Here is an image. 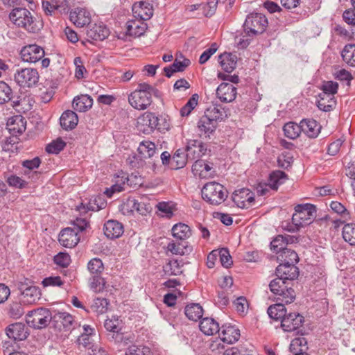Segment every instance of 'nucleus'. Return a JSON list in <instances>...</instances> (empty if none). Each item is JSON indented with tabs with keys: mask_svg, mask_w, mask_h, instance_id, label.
<instances>
[{
	"mask_svg": "<svg viewBox=\"0 0 355 355\" xmlns=\"http://www.w3.org/2000/svg\"><path fill=\"white\" fill-rule=\"evenodd\" d=\"M9 18L15 25L23 28L29 33H38L43 27L42 21L33 15L26 8H14L10 12Z\"/></svg>",
	"mask_w": 355,
	"mask_h": 355,
	"instance_id": "1",
	"label": "nucleus"
},
{
	"mask_svg": "<svg viewBox=\"0 0 355 355\" xmlns=\"http://www.w3.org/2000/svg\"><path fill=\"white\" fill-rule=\"evenodd\" d=\"M153 95L158 96L159 90L148 83H139L128 96V102L135 109L144 110L152 103Z\"/></svg>",
	"mask_w": 355,
	"mask_h": 355,
	"instance_id": "2",
	"label": "nucleus"
},
{
	"mask_svg": "<svg viewBox=\"0 0 355 355\" xmlns=\"http://www.w3.org/2000/svg\"><path fill=\"white\" fill-rule=\"evenodd\" d=\"M294 282L276 278L269 284L270 291L277 295V300L290 304L295 299V292L293 289Z\"/></svg>",
	"mask_w": 355,
	"mask_h": 355,
	"instance_id": "3",
	"label": "nucleus"
},
{
	"mask_svg": "<svg viewBox=\"0 0 355 355\" xmlns=\"http://www.w3.org/2000/svg\"><path fill=\"white\" fill-rule=\"evenodd\" d=\"M201 193L202 198L212 205H220L228 196L227 190L222 184L216 182L205 184Z\"/></svg>",
	"mask_w": 355,
	"mask_h": 355,
	"instance_id": "4",
	"label": "nucleus"
},
{
	"mask_svg": "<svg viewBox=\"0 0 355 355\" xmlns=\"http://www.w3.org/2000/svg\"><path fill=\"white\" fill-rule=\"evenodd\" d=\"M316 216V207L312 204H300L295 207L292 222L298 230L311 224Z\"/></svg>",
	"mask_w": 355,
	"mask_h": 355,
	"instance_id": "5",
	"label": "nucleus"
},
{
	"mask_svg": "<svg viewBox=\"0 0 355 355\" xmlns=\"http://www.w3.org/2000/svg\"><path fill=\"white\" fill-rule=\"evenodd\" d=\"M53 315L49 309L40 307L29 311L26 315V323L35 329L46 327L52 323Z\"/></svg>",
	"mask_w": 355,
	"mask_h": 355,
	"instance_id": "6",
	"label": "nucleus"
},
{
	"mask_svg": "<svg viewBox=\"0 0 355 355\" xmlns=\"http://www.w3.org/2000/svg\"><path fill=\"white\" fill-rule=\"evenodd\" d=\"M40 75L37 69L23 68L16 71L14 80L21 87L31 88L37 85Z\"/></svg>",
	"mask_w": 355,
	"mask_h": 355,
	"instance_id": "7",
	"label": "nucleus"
},
{
	"mask_svg": "<svg viewBox=\"0 0 355 355\" xmlns=\"http://www.w3.org/2000/svg\"><path fill=\"white\" fill-rule=\"evenodd\" d=\"M268 19L266 17L261 13H251L245 18V26L249 31L245 33V36H250V34L259 35L263 33L267 26Z\"/></svg>",
	"mask_w": 355,
	"mask_h": 355,
	"instance_id": "8",
	"label": "nucleus"
},
{
	"mask_svg": "<svg viewBox=\"0 0 355 355\" xmlns=\"http://www.w3.org/2000/svg\"><path fill=\"white\" fill-rule=\"evenodd\" d=\"M288 179L287 174L279 170L271 172L268 178V183L267 184H259L257 188V191L259 196L266 195L269 192L268 187L271 189L277 191L280 184H282Z\"/></svg>",
	"mask_w": 355,
	"mask_h": 355,
	"instance_id": "9",
	"label": "nucleus"
},
{
	"mask_svg": "<svg viewBox=\"0 0 355 355\" xmlns=\"http://www.w3.org/2000/svg\"><path fill=\"white\" fill-rule=\"evenodd\" d=\"M52 324L60 331H69L77 324L73 317L66 312H58L53 315Z\"/></svg>",
	"mask_w": 355,
	"mask_h": 355,
	"instance_id": "10",
	"label": "nucleus"
},
{
	"mask_svg": "<svg viewBox=\"0 0 355 355\" xmlns=\"http://www.w3.org/2000/svg\"><path fill=\"white\" fill-rule=\"evenodd\" d=\"M159 119L152 112H145L137 121V128L144 134H148L155 129L159 130Z\"/></svg>",
	"mask_w": 355,
	"mask_h": 355,
	"instance_id": "11",
	"label": "nucleus"
},
{
	"mask_svg": "<svg viewBox=\"0 0 355 355\" xmlns=\"http://www.w3.org/2000/svg\"><path fill=\"white\" fill-rule=\"evenodd\" d=\"M304 322V317L298 313H288L282 318L281 327L284 331L291 332L297 330Z\"/></svg>",
	"mask_w": 355,
	"mask_h": 355,
	"instance_id": "12",
	"label": "nucleus"
},
{
	"mask_svg": "<svg viewBox=\"0 0 355 355\" xmlns=\"http://www.w3.org/2000/svg\"><path fill=\"white\" fill-rule=\"evenodd\" d=\"M20 55L23 61L35 63L44 58L45 53L41 46L37 44H30L21 49Z\"/></svg>",
	"mask_w": 355,
	"mask_h": 355,
	"instance_id": "13",
	"label": "nucleus"
},
{
	"mask_svg": "<svg viewBox=\"0 0 355 355\" xmlns=\"http://www.w3.org/2000/svg\"><path fill=\"white\" fill-rule=\"evenodd\" d=\"M6 334L9 338L15 341H21L27 338L29 330L24 323L17 322L9 324L6 328Z\"/></svg>",
	"mask_w": 355,
	"mask_h": 355,
	"instance_id": "14",
	"label": "nucleus"
},
{
	"mask_svg": "<svg viewBox=\"0 0 355 355\" xmlns=\"http://www.w3.org/2000/svg\"><path fill=\"white\" fill-rule=\"evenodd\" d=\"M58 241L60 245L67 248L75 247L80 241L78 231L72 227H66L59 234Z\"/></svg>",
	"mask_w": 355,
	"mask_h": 355,
	"instance_id": "15",
	"label": "nucleus"
},
{
	"mask_svg": "<svg viewBox=\"0 0 355 355\" xmlns=\"http://www.w3.org/2000/svg\"><path fill=\"white\" fill-rule=\"evenodd\" d=\"M275 272L278 278L293 282L299 276V268L295 264L279 263Z\"/></svg>",
	"mask_w": 355,
	"mask_h": 355,
	"instance_id": "16",
	"label": "nucleus"
},
{
	"mask_svg": "<svg viewBox=\"0 0 355 355\" xmlns=\"http://www.w3.org/2000/svg\"><path fill=\"white\" fill-rule=\"evenodd\" d=\"M134 16L141 21L150 19L153 15V6L147 1L136 2L132 6Z\"/></svg>",
	"mask_w": 355,
	"mask_h": 355,
	"instance_id": "17",
	"label": "nucleus"
},
{
	"mask_svg": "<svg viewBox=\"0 0 355 355\" xmlns=\"http://www.w3.org/2000/svg\"><path fill=\"white\" fill-rule=\"evenodd\" d=\"M218 61L221 69L226 73H232L236 67L238 58L236 54L224 52L218 56Z\"/></svg>",
	"mask_w": 355,
	"mask_h": 355,
	"instance_id": "18",
	"label": "nucleus"
},
{
	"mask_svg": "<svg viewBox=\"0 0 355 355\" xmlns=\"http://www.w3.org/2000/svg\"><path fill=\"white\" fill-rule=\"evenodd\" d=\"M216 95L221 102L230 103L236 96V88L230 83H223L218 87Z\"/></svg>",
	"mask_w": 355,
	"mask_h": 355,
	"instance_id": "19",
	"label": "nucleus"
},
{
	"mask_svg": "<svg viewBox=\"0 0 355 355\" xmlns=\"http://www.w3.org/2000/svg\"><path fill=\"white\" fill-rule=\"evenodd\" d=\"M301 131L309 138H316L322 126L313 119H304L300 121Z\"/></svg>",
	"mask_w": 355,
	"mask_h": 355,
	"instance_id": "20",
	"label": "nucleus"
},
{
	"mask_svg": "<svg viewBox=\"0 0 355 355\" xmlns=\"http://www.w3.org/2000/svg\"><path fill=\"white\" fill-rule=\"evenodd\" d=\"M69 18L76 26L83 27L91 22L90 13L84 8H76L70 12Z\"/></svg>",
	"mask_w": 355,
	"mask_h": 355,
	"instance_id": "21",
	"label": "nucleus"
},
{
	"mask_svg": "<svg viewBox=\"0 0 355 355\" xmlns=\"http://www.w3.org/2000/svg\"><path fill=\"white\" fill-rule=\"evenodd\" d=\"M219 336L224 343L232 344L239 340L240 330L235 326L224 324L221 327V331H219Z\"/></svg>",
	"mask_w": 355,
	"mask_h": 355,
	"instance_id": "22",
	"label": "nucleus"
},
{
	"mask_svg": "<svg viewBox=\"0 0 355 355\" xmlns=\"http://www.w3.org/2000/svg\"><path fill=\"white\" fill-rule=\"evenodd\" d=\"M26 121L21 115H16L8 119L7 127L10 132L14 135L22 134L26 130Z\"/></svg>",
	"mask_w": 355,
	"mask_h": 355,
	"instance_id": "23",
	"label": "nucleus"
},
{
	"mask_svg": "<svg viewBox=\"0 0 355 355\" xmlns=\"http://www.w3.org/2000/svg\"><path fill=\"white\" fill-rule=\"evenodd\" d=\"M217 126L216 122L205 113L200 118L198 122L199 130L204 132L206 137H209L215 132Z\"/></svg>",
	"mask_w": 355,
	"mask_h": 355,
	"instance_id": "24",
	"label": "nucleus"
},
{
	"mask_svg": "<svg viewBox=\"0 0 355 355\" xmlns=\"http://www.w3.org/2000/svg\"><path fill=\"white\" fill-rule=\"evenodd\" d=\"M78 123V115L72 110L64 111L60 118V125L65 130L74 129L77 126Z\"/></svg>",
	"mask_w": 355,
	"mask_h": 355,
	"instance_id": "25",
	"label": "nucleus"
},
{
	"mask_svg": "<svg viewBox=\"0 0 355 355\" xmlns=\"http://www.w3.org/2000/svg\"><path fill=\"white\" fill-rule=\"evenodd\" d=\"M123 233V226L116 220H110L104 225V234L107 238H119Z\"/></svg>",
	"mask_w": 355,
	"mask_h": 355,
	"instance_id": "26",
	"label": "nucleus"
},
{
	"mask_svg": "<svg viewBox=\"0 0 355 355\" xmlns=\"http://www.w3.org/2000/svg\"><path fill=\"white\" fill-rule=\"evenodd\" d=\"M227 111L221 105L215 104L206 109L205 113L218 124V121H224L227 117Z\"/></svg>",
	"mask_w": 355,
	"mask_h": 355,
	"instance_id": "27",
	"label": "nucleus"
},
{
	"mask_svg": "<svg viewBox=\"0 0 355 355\" xmlns=\"http://www.w3.org/2000/svg\"><path fill=\"white\" fill-rule=\"evenodd\" d=\"M110 35V31L104 25L94 24L87 31L88 37L94 40L102 41Z\"/></svg>",
	"mask_w": 355,
	"mask_h": 355,
	"instance_id": "28",
	"label": "nucleus"
},
{
	"mask_svg": "<svg viewBox=\"0 0 355 355\" xmlns=\"http://www.w3.org/2000/svg\"><path fill=\"white\" fill-rule=\"evenodd\" d=\"M147 28L143 21H128L126 24V33L130 36L139 37L144 34Z\"/></svg>",
	"mask_w": 355,
	"mask_h": 355,
	"instance_id": "29",
	"label": "nucleus"
},
{
	"mask_svg": "<svg viewBox=\"0 0 355 355\" xmlns=\"http://www.w3.org/2000/svg\"><path fill=\"white\" fill-rule=\"evenodd\" d=\"M201 331L207 336L214 335L219 333V324L211 318H202L199 324Z\"/></svg>",
	"mask_w": 355,
	"mask_h": 355,
	"instance_id": "30",
	"label": "nucleus"
},
{
	"mask_svg": "<svg viewBox=\"0 0 355 355\" xmlns=\"http://www.w3.org/2000/svg\"><path fill=\"white\" fill-rule=\"evenodd\" d=\"M93 104V99L89 95H80L74 98L72 106L78 112H86Z\"/></svg>",
	"mask_w": 355,
	"mask_h": 355,
	"instance_id": "31",
	"label": "nucleus"
},
{
	"mask_svg": "<svg viewBox=\"0 0 355 355\" xmlns=\"http://www.w3.org/2000/svg\"><path fill=\"white\" fill-rule=\"evenodd\" d=\"M277 260L279 263L296 264L299 261V257L295 250L286 248L277 254Z\"/></svg>",
	"mask_w": 355,
	"mask_h": 355,
	"instance_id": "32",
	"label": "nucleus"
},
{
	"mask_svg": "<svg viewBox=\"0 0 355 355\" xmlns=\"http://www.w3.org/2000/svg\"><path fill=\"white\" fill-rule=\"evenodd\" d=\"M21 294L23 302L31 304L40 300V291L36 286H28L22 290Z\"/></svg>",
	"mask_w": 355,
	"mask_h": 355,
	"instance_id": "33",
	"label": "nucleus"
},
{
	"mask_svg": "<svg viewBox=\"0 0 355 355\" xmlns=\"http://www.w3.org/2000/svg\"><path fill=\"white\" fill-rule=\"evenodd\" d=\"M137 150L141 157L144 159L152 158L155 154H157L155 144L148 140L141 141Z\"/></svg>",
	"mask_w": 355,
	"mask_h": 355,
	"instance_id": "34",
	"label": "nucleus"
},
{
	"mask_svg": "<svg viewBox=\"0 0 355 355\" xmlns=\"http://www.w3.org/2000/svg\"><path fill=\"white\" fill-rule=\"evenodd\" d=\"M184 148L178 149L172 157V168L179 169L184 167L189 160Z\"/></svg>",
	"mask_w": 355,
	"mask_h": 355,
	"instance_id": "35",
	"label": "nucleus"
},
{
	"mask_svg": "<svg viewBox=\"0 0 355 355\" xmlns=\"http://www.w3.org/2000/svg\"><path fill=\"white\" fill-rule=\"evenodd\" d=\"M284 304L285 303L280 302L268 307L267 312L270 318L275 320H282V318L287 313Z\"/></svg>",
	"mask_w": 355,
	"mask_h": 355,
	"instance_id": "36",
	"label": "nucleus"
},
{
	"mask_svg": "<svg viewBox=\"0 0 355 355\" xmlns=\"http://www.w3.org/2000/svg\"><path fill=\"white\" fill-rule=\"evenodd\" d=\"M184 313L190 320L198 321L202 317L203 309L199 304H191L186 306Z\"/></svg>",
	"mask_w": 355,
	"mask_h": 355,
	"instance_id": "37",
	"label": "nucleus"
},
{
	"mask_svg": "<svg viewBox=\"0 0 355 355\" xmlns=\"http://www.w3.org/2000/svg\"><path fill=\"white\" fill-rule=\"evenodd\" d=\"M211 170V167L202 159L196 160L192 166L193 174L200 178H206Z\"/></svg>",
	"mask_w": 355,
	"mask_h": 355,
	"instance_id": "38",
	"label": "nucleus"
},
{
	"mask_svg": "<svg viewBox=\"0 0 355 355\" xmlns=\"http://www.w3.org/2000/svg\"><path fill=\"white\" fill-rule=\"evenodd\" d=\"M283 130L285 137L290 139H295L302 132L300 123L297 124L293 121L288 122L284 125Z\"/></svg>",
	"mask_w": 355,
	"mask_h": 355,
	"instance_id": "39",
	"label": "nucleus"
},
{
	"mask_svg": "<svg viewBox=\"0 0 355 355\" xmlns=\"http://www.w3.org/2000/svg\"><path fill=\"white\" fill-rule=\"evenodd\" d=\"M172 234L175 239L183 241L190 236L191 230L186 224H175L172 228Z\"/></svg>",
	"mask_w": 355,
	"mask_h": 355,
	"instance_id": "40",
	"label": "nucleus"
},
{
	"mask_svg": "<svg viewBox=\"0 0 355 355\" xmlns=\"http://www.w3.org/2000/svg\"><path fill=\"white\" fill-rule=\"evenodd\" d=\"M342 236L345 241L351 245H355V223H347L342 230Z\"/></svg>",
	"mask_w": 355,
	"mask_h": 355,
	"instance_id": "41",
	"label": "nucleus"
},
{
	"mask_svg": "<svg viewBox=\"0 0 355 355\" xmlns=\"http://www.w3.org/2000/svg\"><path fill=\"white\" fill-rule=\"evenodd\" d=\"M14 98L11 87L4 81H0V105L10 102Z\"/></svg>",
	"mask_w": 355,
	"mask_h": 355,
	"instance_id": "42",
	"label": "nucleus"
},
{
	"mask_svg": "<svg viewBox=\"0 0 355 355\" xmlns=\"http://www.w3.org/2000/svg\"><path fill=\"white\" fill-rule=\"evenodd\" d=\"M341 55L347 64L355 67V44H347L342 51Z\"/></svg>",
	"mask_w": 355,
	"mask_h": 355,
	"instance_id": "43",
	"label": "nucleus"
},
{
	"mask_svg": "<svg viewBox=\"0 0 355 355\" xmlns=\"http://www.w3.org/2000/svg\"><path fill=\"white\" fill-rule=\"evenodd\" d=\"M338 84L333 81H327L322 85V93L319 94L322 100H324L326 96H334L337 93Z\"/></svg>",
	"mask_w": 355,
	"mask_h": 355,
	"instance_id": "44",
	"label": "nucleus"
},
{
	"mask_svg": "<svg viewBox=\"0 0 355 355\" xmlns=\"http://www.w3.org/2000/svg\"><path fill=\"white\" fill-rule=\"evenodd\" d=\"M186 244V242L174 243L170 242L168 244L167 248L173 254L184 255V254L191 251V248H189Z\"/></svg>",
	"mask_w": 355,
	"mask_h": 355,
	"instance_id": "45",
	"label": "nucleus"
},
{
	"mask_svg": "<svg viewBox=\"0 0 355 355\" xmlns=\"http://www.w3.org/2000/svg\"><path fill=\"white\" fill-rule=\"evenodd\" d=\"M87 268L90 273L94 275H101L104 270L103 263L98 258H94L91 259L87 264Z\"/></svg>",
	"mask_w": 355,
	"mask_h": 355,
	"instance_id": "46",
	"label": "nucleus"
},
{
	"mask_svg": "<svg viewBox=\"0 0 355 355\" xmlns=\"http://www.w3.org/2000/svg\"><path fill=\"white\" fill-rule=\"evenodd\" d=\"M108 305L109 302L107 299L97 297L93 300L91 309L98 313H103L107 311Z\"/></svg>",
	"mask_w": 355,
	"mask_h": 355,
	"instance_id": "47",
	"label": "nucleus"
},
{
	"mask_svg": "<svg viewBox=\"0 0 355 355\" xmlns=\"http://www.w3.org/2000/svg\"><path fill=\"white\" fill-rule=\"evenodd\" d=\"M196 144H198L197 140H192L189 142L184 148L187 150L186 153L188 155L189 160H193L200 157V150L198 149Z\"/></svg>",
	"mask_w": 355,
	"mask_h": 355,
	"instance_id": "48",
	"label": "nucleus"
},
{
	"mask_svg": "<svg viewBox=\"0 0 355 355\" xmlns=\"http://www.w3.org/2000/svg\"><path fill=\"white\" fill-rule=\"evenodd\" d=\"M7 184L15 189H24L27 186V182L16 175H10L5 177Z\"/></svg>",
	"mask_w": 355,
	"mask_h": 355,
	"instance_id": "49",
	"label": "nucleus"
},
{
	"mask_svg": "<svg viewBox=\"0 0 355 355\" xmlns=\"http://www.w3.org/2000/svg\"><path fill=\"white\" fill-rule=\"evenodd\" d=\"M65 146L66 143L61 138H58L46 146V151L49 153L58 154L62 150Z\"/></svg>",
	"mask_w": 355,
	"mask_h": 355,
	"instance_id": "50",
	"label": "nucleus"
},
{
	"mask_svg": "<svg viewBox=\"0 0 355 355\" xmlns=\"http://www.w3.org/2000/svg\"><path fill=\"white\" fill-rule=\"evenodd\" d=\"M42 163L41 159L39 157H35L32 159H26L21 162V166L26 168L28 171H24V175H28L31 171L39 168Z\"/></svg>",
	"mask_w": 355,
	"mask_h": 355,
	"instance_id": "51",
	"label": "nucleus"
},
{
	"mask_svg": "<svg viewBox=\"0 0 355 355\" xmlns=\"http://www.w3.org/2000/svg\"><path fill=\"white\" fill-rule=\"evenodd\" d=\"M24 313V308L20 303L12 302L9 305L8 314L14 319L19 318Z\"/></svg>",
	"mask_w": 355,
	"mask_h": 355,
	"instance_id": "52",
	"label": "nucleus"
},
{
	"mask_svg": "<svg viewBox=\"0 0 355 355\" xmlns=\"http://www.w3.org/2000/svg\"><path fill=\"white\" fill-rule=\"evenodd\" d=\"M137 205V200L133 198H128L121 205L120 210L124 215H130L135 211V206Z\"/></svg>",
	"mask_w": 355,
	"mask_h": 355,
	"instance_id": "53",
	"label": "nucleus"
},
{
	"mask_svg": "<svg viewBox=\"0 0 355 355\" xmlns=\"http://www.w3.org/2000/svg\"><path fill=\"white\" fill-rule=\"evenodd\" d=\"M105 281L101 277V275H93L90 279V287L96 293L102 291L105 287Z\"/></svg>",
	"mask_w": 355,
	"mask_h": 355,
	"instance_id": "54",
	"label": "nucleus"
},
{
	"mask_svg": "<svg viewBox=\"0 0 355 355\" xmlns=\"http://www.w3.org/2000/svg\"><path fill=\"white\" fill-rule=\"evenodd\" d=\"M217 256L220 257V263L225 268H229L232 264V257L227 248L217 250Z\"/></svg>",
	"mask_w": 355,
	"mask_h": 355,
	"instance_id": "55",
	"label": "nucleus"
},
{
	"mask_svg": "<svg viewBox=\"0 0 355 355\" xmlns=\"http://www.w3.org/2000/svg\"><path fill=\"white\" fill-rule=\"evenodd\" d=\"M286 248H287L285 246L283 235H277L270 242V249L277 254L279 253L281 250H283L284 249Z\"/></svg>",
	"mask_w": 355,
	"mask_h": 355,
	"instance_id": "56",
	"label": "nucleus"
},
{
	"mask_svg": "<svg viewBox=\"0 0 355 355\" xmlns=\"http://www.w3.org/2000/svg\"><path fill=\"white\" fill-rule=\"evenodd\" d=\"M53 261L58 266L67 268L71 263V258L68 253L60 252L54 257Z\"/></svg>",
	"mask_w": 355,
	"mask_h": 355,
	"instance_id": "57",
	"label": "nucleus"
},
{
	"mask_svg": "<svg viewBox=\"0 0 355 355\" xmlns=\"http://www.w3.org/2000/svg\"><path fill=\"white\" fill-rule=\"evenodd\" d=\"M164 271L168 275H178L182 272L177 261H170L164 266Z\"/></svg>",
	"mask_w": 355,
	"mask_h": 355,
	"instance_id": "58",
	"label": "nucleus"
},
{
	"mask_svg": "<svg viewBox=\"0 0 355 355\" xmlns=\"http://www.w3.org/2000/svg\"><path fill=\"white\" fill-rule=\"evenodd\" d=\"M218 44L216 43H212L209 49L205 50L200 55L199 58V63L201 64H205L209 60L212 55H214L218 50Z\"/></svg>",
	"mask_w": 355,
	"mask_h": 355,
	"instance_id": "59",
	"label": "nucleus"
},
{
	"mask_svg": "<svg viewBox=\"0 0 355 355\" xmlns=\"http://www.w3.org/2000/svg\"><path fill=\"white\" fill-rule=\"evenodd\" d=\"M330 207L335 213L340 214L342 217L346 218L349 216L348 210L339 202L332 201Z\"/></svg>",
	"mask_w": 355,
	"mask_h": 355,
	"instance_id": "60",
	"label": "nucleus"
},
{
	"mask_svg": "<svg viewBox=\"0 0 355 355\" xmlns=\"http://www.w3.org/2000/svg\"><path fill=\"white\" fill-rule=\"evenodd\" d=\"M42 284L44 287L61 286L62 285H63L64 282L62 281L60 277L55 276L44 278L42 280Z\"/></svg>",
	"mask_w": 355,
	"mask_h": 355,
	"instance_id": "61",
	"label": "nucleus"
},
{
	"mask_svg": "<svg viewBox=\"0 0 355 355\" xmlns=\"http://www.w3.org/2000/svg\"><path fill=\"white\" fill-rule=\"evenodd\" d=\"M244 189H240L235 190L232 193V200L236 205L238 207H244V200H243Z\"/></svg>",
	"mask_w": 355,
	"mask_h": 355,
	"instance_id": "62",
	"label": "nucleus"
},
{
	"mask_svg": "<svg viewBox=\"0 0 355 355\" xmlns=\"http://www.w3.org/2000/svg\"><path fill=\"white\" fill-rule=\"evenodd\" d=\"M74 64L76 65V73L75 76L78 79L83 78L84 73L87 71L85 67L83 65V62L80 57H76L74 59Z\"/></svg>",
	"mask_w": 355,
	"mask_h": 355,
	"instance_id": "63",
	"label": "nucleus"
},
{
	"mask_svg": "<svg viewBox=\"0 0 355 355\" xmlns=\"http://www.w3.org/2000/svg\"><path fill=\"white\" fill-rule=\"evenodd\" d=\"M343 20L349 25L355 26V8H350L344 11Z\"/></svg>",
	"mask_w": 355,
	"mask_h": 355,
	"instance_id": "64",
	"label": "nucleus"
}]
</instances>
